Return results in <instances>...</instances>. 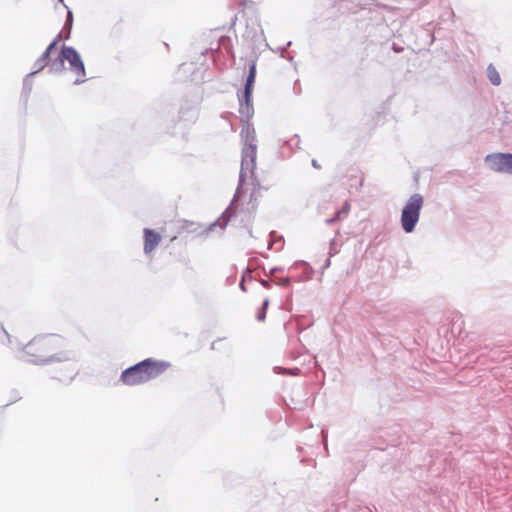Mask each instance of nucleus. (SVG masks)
Returning a JSON list of instances; mask_svg holds the SVG:
<instances>
[{
  "instance_id": "nucleus-10",
  "label": "nucleus",
  "mask_w": 512,
  "mask_h": 512,
  "mask_svg": "<svg viewBox=\"0 0 512 512\" xmlns=\"http://www.w3.org/2000/svg\"><path fill=\"white\" fill-rule=\"evenodd\" d=\"M240 135L242 139V145H256V132L250 123L245 122L243 124Z\"/></svg>"
},
{
  "instance_id": "nucleus-7",
  "label": "nucleus",
  "mask_w": 512,
  "mask_h": 512,
  "mask_svg": "<svg viewBox=\"0 0 512 512\" xmlns=\"http://www.w3.org/2000/svg\"><path fill=\"white\" fill-rule=\"evenodd\" d=\"M144 234V252L151 253L160 243L161 235L152 229L145 228Z\"/></svg>"
},
{
  "instance_id": "nucleus-11",
  "label": "nucleus",
  "mask_w": 512,
  "mask_h": 512,
  "mask_svg": "<svg viewBox=\"0 0 512 512\" xmlns=\"http://www.w3.org/2000/svg\"><path fill=\"white\" fill-rule=\"evenodd\" d=\"M487 76H488L490 82L493 85H499L500 84V82H501L500 75H499L498 71L496 70V68L493 67L492 65H490L487 68Z\"/></svg>"
},
{
  "instance_id": "nucleus-6",
  "label": "nucleus",
  "mask_w": 512,
  "mask_h": 512,
  "mask_svg": "<svg viewBox=\"0 0 512 512\" xmlns=\"http://www.w3.org/2000/svg\"><path fill=\"white\" fill-rule=\"evenodd\" d=\"M485 161L493 171L512 174V154L487 155Z\"/></svg>"
},
{
  "instance_id": "nucleus-9",
  "label": "nucleus",
  "mask_w": 512,
  "mask_h": 512,
  "mask_svg": "<svg viewBox=\"0 0 512 512\" xmlns=\"http://www.w3.org/2000/svg\"><path fill=\"white\" fill-rule=\"evenodd\" d=\"M60 39H61V34H58L57 37L49 44V46L43 52V54L37 59V61L35 63L36 72L41 71L48 65L49 60H50V54L56 48Z\"/></svg>"
},
{
  "instance_id": "nucleus-13",
  "label": "nucleus",
  "mask_w": 512,
  "mask_h": 512,
  "mask_svg": "<svg viewBox=\"0 0 512 512\" xmlns=\"http://www.w3.org/2000/svg\"><path fill=\"white\" fill-rule=\"evenodd\" d=\"M67 378L72 379V378H73V375H72V374H70L69 376H67Z\"/></svg>"
},
{
  "instance_id": "nucleus-8",
  "label": "nucleus",
  "mask_w": 512,
  "mask_h": 512,
  "mask_svg": "<svg viewBox=\"0 0 512 512\" xmlns=\"http://www.w3.org/2000/svg\"><path fill=\"white\" fill-rule=\"evenodd\" d=\"M255 78H256V63L252 62V64L250 65V68H249V74L246 79L244 95H243L247 108L250 107L251 95H252V91H253V85L255 83Z\"/></svg>"
},
{
  "instance_id": "nucleus-4",
  "label": "nucleus",
  "mask_w": 512,
  "mask_h": 512,
  "mask_svg": "<svg viewBox=\"0 0 512 512\" xmlns=\"http://www.w3.org/2000/svg\"><path fill=\"white\" fill-rule=\"evenodd\" d=\"M424 199L420 194L412 195L405 204L401 213V225L406 233L414 231L419 221L420 211L423 207Z\"/></svg>"
},
{
  "instance_id": "nucleus-1",
  "label": "nucleus",
  "mask_w": 512,
  "mask_h": 512,
  "mask_svg": "<svg viewBox=\"0 0 512 512\" xmlns=\"http://www.w3.org/2000/svg\"><path fill=\"white\" fill-rule=\"evenodd\" d=\"M256 158V145H242L240 184L235 195V202L249 211H254L258 207V200L261 196V186L255 175Z\"/></svg>"
},
{
  "instance_id": "nucleus-12",
  "label": "nucleus",
  "mask_w": 512,
  "mask_h": 512,
  "mask_svg": "<svg viewBox=\"0 0 512 512\" xmlns=\"http://www.w3.org/2000/svg\"><path fill=\"white\" fill-rule=\"evenodd\" d=\"M268 305H269V299L266 298L264 300V302H263L262 308L260 309V311L257 314V319L259 321H264L265 320V318H266V310H267Z\"/></svg>"
},
{
  "instance_id": "nucleus-3",
  "label": "nucleus",
  "mask_w": 512,
  "mask_h": 512,
  "mask_svg": "<svg viewBox=\"0 0 512 512\" xmlns=\"http://www.w3.org/2000/svg\"><path fill=\"white\" fill-rule=\"evenodd\" d=\"M170 367L171 364L167 361L147 358L125 369L120 380L127 386L141 385L161 376Z\"/></svg>"
},
{
  "instance_id": "nucleus-2",
  "label": "nucleus",
  "mask_w": 512,
  "mask_h": 512,
  "mask_svg": "<svg viewBox=\"0 0 512 512\" xmlns=\"http://www.w3.org/2000/svg\"><path fill=\"white\" fill-rule=\"evenodd\" d=\"M63 340L57 335H41L34 337L25 347L24 352L30 361L36 364H43L50 361H62L61 349Z\"/></svg>"
},
{
  "instance_id": "nucleus-5",
  "label": "nucleus",
  "mask_w": 512,
  "mask_h": 512,
  "mask_svg": "<svg viewBox=\"0 0 512 512\" xmlns=\"http://www.w3.org/2000/svg\"><path fill=\"white\" fill-rule=\"evenodd\" d=\"M59 58L61 62L64 60L69 62L70 69L77 75L75 81L77 84L83 83L85 81V66L78 52L74 48L63 47Z\"/></svg>"
}]
</instances>
